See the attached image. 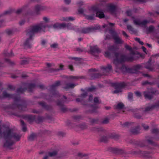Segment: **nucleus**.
Wrapping results in <instances>:
<instances>
[{"label": "nucleus", "mask_w": 159, "mask_h": 159, "mask_svg": "<svg viewBox=\"0 0 159 159\" xmlns=\"http://www.w3.org/2000/svg\"><path fill=\"white\" fill-rule=\"evenodd\" d=\"M2 137L4 139V146L8 147L19 141L21 135L8 126L1 125L0 122V137Z\"/></svg>", "instance_id": "f257e3e1"}, {"label": "nucleus", "mask_w": 159, "mask_h": 159, "mask_svg": "<svg viewBox=\"0 0 159 159\" xmlns=\"http://www.w3.org/2000/svg\"><path fill=\"white\" fill-rule=\"evenodd\" d=\"M47 25L45 22H41L39 23L30 26L26 31L27 39L25 41L24 45L25 48H30L32 45L33 40V37L35 33L44 32V30Z\"/></svg>", "instance_id": "f03ea898"}, {"label": "nucleus", "mask_w": 159, "mask_h": 159, "mask_svg": "<svg viewBox=\"0 0 159 159\" xmlns=\"http://www.w3.org/2000/svg\"><path fill=\"white\" fill-rule=\"evenodd\" d=\"M78 11L80 13L84 14L85 18L89 20L94 19L95 16L100 18L104 17V14L103 12L100 10H92L89 11L87 13H86L85 10L82 8H80L78 9Z\"/></svg>", "instance_id": "7ed1b4c3"}, {"label": "nucleus", "mask_w": 159, "mask_h": 159, "mask_svg": "<svg viewBox=\"0 0 159 159\" xmlns=\"http://www.w3.org/2000/svg\"><path fill=\"white\" fill-rule=\"evenodd\" d=\"M126 14L129 16H131L133 19V22L134 24L136 25H145L149 23H154L155 22V21L152 19H150L149 20H144L142 21H141L138 19L135 18L134 17L132 16L131 11L130 10H128L126 11Z\"/></svg>", "instance_id": "20e7f679"}, {"label": "nucleus", "mask_w": 159, "mask_h": 159, "mask_svg": "<svg viewBox=\"0 0 159 159\" xmlns=\"http://www.w3.org/2000/svg\"><path fill=\"white\" fill-rule=\"evenodd\" d=\"M100 29V27L98 25L86 27H80L77 28L76 31L80 33L87 34L94 32Z\"/></svg>", "instance_id": "39448f33"}, {"label": "nucleus", "mask_w": 159, "mask_h": 159, "mask_svg": "<svg viewBox=\"0 0 159 159\" xmlns=\"http://www.w3.org/2000/svg\"><path fill=\"white\" fill-rule=\"evenodd\" d=\"M132 57L129 58L126 56L117 53L115 55L113 62L115 64L117 65L125 61H131L132 60Z\"/></svg>", "instance_id": "423d86ee"}, {"label": "nucleus", "mask_w": 159, "mask_h": 159, "mask_svg": "<svg viewBox=\"0 0 159 159\" xmlns=\"http://www.w3.org/2000/svg\"><path fill=\"white\" fill-rule=\"evenodd\" d=\"M149 145L154 146L157 145V144L152 141V138L148 137H146L144 140L140 143L139 146L140 147H143L147 146Z\"/></svg>", "instance_id": "0eeeda50"}, {"label": "nucleus", "mask_w": 159, "mask_h": 159, "mask_svg": "<svg viewBox=\"0 0 159 159\" xmlns=\"http://www.w3.org/2000/svg\"><path fill=\"white\" fill-rule=\"evenodd\" d=\"M124 83L117 84L116 86V90L114 91L115 93H118L122 91V88L125 86Z\"/></svg>", "instance_id": "6e6552de"}, {"label": "nucleus", "mask_w": 159, "mask_h": 159, "mask_svg": "<svg viewBox=\"0 0 159 159\" xmlns=\"http://www.w3.org/2000/svg\"><path fill=\"white\" fill-rule=\"evenodd\" d=\"M108 8L111 12H114L117 8V6L113 4H110L108 5Z\"/></svg>", "instance_id": "1a4fd4ad"}, {"label": "nucleus", "mask_w": 159, "mask_h": 159, "mask_svg": "<svg viewBox=\"0 0 159 159\" xmlns=\"http://www.w3.org/2000/svg\"><path fill=\"white\" fill-rule=\"evenodd\" d=\"M113 39L115 42L117 44H122L123 43V41L117 35H115L113 36Z\"/></svg>", "instance_id": "9d476101"}, {"label": "nucleus", "mask_w": 159, "mask_h": 159, "mask_svg": "<svg viewBox=\"0 0 159 159\" xmlns=\"http://www.w3.org/2000/svg\"><path fill=\"white\" fill-rule=\"evenodd\" d=\"M88 93L87 92H85L81 94L79 98L76 99V100L77 102H82L83 100L85 98L87 95Z\"/></svg>", "instance_id": "9b49d317"}, {"label": "nucleus", "mask_w": 159, "mask_h": 159, "mask_svg": "<svg viewBox=\"0 0 159 159\" xmlns=\"http://www.w3.org/2000/svg\"><path fill=\"white\" fill-rule=\"evenodd\" d=\"M66 28L69 30H73L76 31V30H77L78 27L73 25L71 23H68L67 24Z\"/></svg>", "instance_id": "f8f14e48"}, {"label": "nucleus", "mask_w": 159, "mask_h": 159, "mask_svg": "<svg viewBox=\"0 0 159 159\" xmlns=\"http://www.w3.org/2000/svg\"><path fill=\"white\" fill-rule=\"evenodd\" d=\"M2 95L3 97L7 98H16L14 95L8 93L6 91H4L2 93Z\"/></svg>", "instance_id": "ddd939ff"}, {"label": "nucleus", "mask_w": 159, "mask_h": 159, "mask_svg": "<svg viewBox=\"0 0 159 159\" xmlns=\"http://www.w3.org/2000/svg\"><path fill=\"white\" fill-rule=\"evenodd\" d=\"M111 70V66L109 65H108L107 67H103L102 68V71L105 73L108 72Z\"/></svg>", "instance_id": "4468645a"}, {"label": "nucleus", "mask_w": 159, "mask_h": 159, "mask_svg": "<svg viewBox=\"0 0 159 159\" xmlns=\"http://www.w3.org/2000/svg\"><path fill=\"white\" fill-rule=\"evenodd\" d=\"M144 96L146 98L150 99L152 97V94L148 92H144L143 93Z\"/></svg>", "instance_id": "2eb2a0df"}, {"label": "nucleus", "mask_w": 159, "mask_h": 159, "mask_svg": "<svg viewBox=\"0 0 159 159\" xmlns=\"http://www.w3.org/2000/svg\"><path fill=\"white\" fill-rule=\"evenodd\" d=\"M41 5L37 4L34 6V10L35 11L37 14H39V12L41 11Z\"/></svg>", "instance_id": "dca6fc26"}, {"label": "nucleus", "mask_w": 159, "mask_h": 159, "mask_svg": "<svg viewBox=\"0 0 159 159\" xmlns=\"http://www.w3.org/2000/svg\"><path fill=\"white\" fill-rule=\"evenodd\" d=\"M98 120L97 119H93L89 118V122L91 124H94L97 123L98 122Z\"/></svg>", "instance_id": "f3484780"}, {"label": "nucleus", "mask_w": 159, "mask_h": 159, "mask_svg": "<svg viewBox=\"0 0 159 159\" xmlns=\"http://www.w3.org/2000/svg\"><path fill=\"white\" fill-rule=\"evenodd\" d=\"M75 86V84H73L68 83L66 84V86L64 88L66 89L70 88H73Z\"/></svg>", "instance_id": "a211bd4d"}, {"label": "nucleus", "mask_w": 159, "mask_h": 159, "mask_svg": "<svg viewBox=\"0 0 159 159\" xmlns=\"http://www.w3.org/2000/svg\"><path fill=\"white\" fill-rule=\"evenodd\" d=\"M74 20V18L72 17H63L62 20L66 21H73Z\"/></svg>", "instance_id": "6ab92c4d"}, {"label": "nucleus", "mask_w": 159, "mask_h": 159, "mask_svg": "<svg viewBox=\"0 0 159 159\" xmlns=\"http://www.w3.org/2000/svg\"><path fill=\"white\" fill-rule=\"evenodd\" d=\"M151 61L150 59L149 61L146 63L145 64V67L148 69L149 70L152 69V67H151Z\"/></svg>", "instance_id": "aec40b11"}, {"label": "nucleus", "mask_w": 159, "mask_h": 159, "mask_svg": "<svg viewBox=\"0 0 159 159\" xmlns=\"http://www.w3.org/2000/svg\"><path fill=\"white\" fill-rule=\"evenodd\" d=\"M99 108L98 106L97 105H95L91 107V109L92 112H97V109Z\"/></svg>", "instance_id": "412c9836"}, {"label": "nucleus", "mask_w": 159, "mask_h": 159, "mask_svg": "<svg viewBox=\"0 0 159 159\" xmlns=\"http://www.w3.org/2000/svg\"><path fill=\"white\" fill-rule=\"evenodd\" d=\"M91 50L94 52H100L99 49L97 46H95L91 48Z\"/></svg>", "instance_id": "4be33fe9"}, {"label": "nucleus", "mask_w": 159, "mask_h": 159, "mask_svg": "<svg viewBox=\"0 0 159 159\" xmlns=\"http://www.w3.org/2000/svg\"><path fill=\"white\" fill-rule=\"evenodd\" d=\"M50 9L49 7L46 6L41 5V11H47Z\"/></svg>", "instance_id": "5701e85b"}, {"label": "nucleus", "mask_w": 159, "mask_h": 159, "mask_svg": "<svg viewBox=\"0 0 159 159\" xmlns=\"http://www.w3.org/2000/svg\"><path fill=\"white\" fill-rule=\"evenodd\" d=\"M36 138V135L35 134L32 133L29 137V140L30 141H33Z\"/></svg>", "instance_id": "b1692460"}, {"label": "nucleus", "mask_w": 159, "mask_h": 159, "mask_svg": "<svg viewBox=\"0 0 159 159\" xmlns=\"http://www.w3.org/2000/svg\"><path fill=\"white\" fill-rule=\"evenodd\" d=\"M15 30L14 29H7L6 30L5 32L8 35H11L13 34Z\"/></svg>", "instance_id": "393cba45"}, {"label": "nucleus", "mask_w": 159, "mask_h": 159, "mask_svg": "<svg viewBox=\"0 0 159 159\" xmlns=\"http://www.w3.org/2000/svg\"><path fill=\"white\" fill-rule=\"evenodd\" d=\"M147 31L149 32H152L155 31V27L153 25H151L147 29Z\"/></svg>", "instance_id": "a878e982"}, {"label": "nucleus", "mask_w": 159, "mask_h": 159, "mask_svg": "<svg viewBox=\"0 0 159 159\" xmlns=\"http://www.w3.org/2000/svg\"><path fill=\"white\" fill-rule=\"evenodd\" d=\"M93 131H97L98 132L104 131L105 130L102 128L95 127L93 128Z\"/></svg>", "instance_id": "bb28decb"}, {"label": "nucleus", "mask_w": 159, "mask_h": 159, "mask_svg": "<svg viewBox=\"0 0 159 159\" xmlns=\"http://www.w3.org/2000/svg\"><path fill=\"white\" fill-rule=\"evenodd\" d=\"M124 105L122 103H119L116 107V109H122L124 107Z\"/></svg>", "instance_id": "cd10ccee"}, {"label": "nucleus", "mask_w": 159, "mask_h": 159, "mask_svg": "<svg viewBox=\"0 0 159 159\" xmlns=\"http://www.w3.org/2000/svg\"><path fill=\"white\" fill-rule=\"evenodd\" d=\"M43 20L46 23H49L50 22V19L47 17H43Z\"/></svg>", "instance_id": "c85d7f7f"}, {"label": "nucleus", "mask_w": 159, "mask_h": 159, "mask_svg": "<svg viewBox=\"0 0 159 159\" xmlns=\"http://www.w3.org/2000/svg\"><path fill=\"white\" fill-rule=\"evenodd\" d=\"M57 153V151H55L52 152H49L48 153V155L49 157H53L56 155Z\"/></svg>", "instance_id": "c756f323"}, {"label": "nucleus", "mask_w": 159, "mask_h": 159, "mask_svg": "<svg viewBox=\"0 0 159 159\" xmlns=\"http://www.w3.org/2000/svg\"><path fill=\"white\" fill-rule=\"evenodd\" d=\"M11 10H8L5 11L2 13L0 14V17L3 16L5 15H8L11 13Z\"/></svg>", "instance_id": "7c9ffc66"}, {"label": "nucleus", "mask_w": 159, "mask_h": 159, "mask_svg": "<svg viewBox=\"0 0 159 159\" xmlns=\"http://www.w3.org/2000/svg\"><path fill=\"white\" fill-rule=\"evenodd\" d=\"M155 107H156V106L155 105H151L149 107H147L145 109V111H148L150 110H152V109Z\"/></svg>", "instance_id": "2f4dec72"}, {"label": "nucleus", "mask_w": 159, "mask_h": 159, "mask_svg": "<svg viewBox=\"0 0 159 159\" xmlns=\"http://www.w3.org/2000/svg\"><path fill=\"white\" fill-rule=\"evenodd\" d=\"M144 157L146 159H149L152 157V156L151 154H149L148 152H146L144 154Z\"/></svg>", "instance_id": "473e14b6"}, {"label": "nucleus", "mask_w": 159, "mask_h": 159, "mask_svg": "<svg viewBox=\"0 0 159 159\" xmlns=\"http://www.w3.org/2000/svg\"><path fill=\"white\" fill-rule=\"evenodd\" d=\"M25 9V7H23L20 8L18 9L16 11L17 13L19 14L21 13Z\"/></svg>", "instance_id": "72a5a7b5"}, {"label": "nucleus", "mask_w": 159, "mask_h": 159, "mask_svg": "<svg viewBox=\"0 0 159 159\" xmlns=\"http://www.w3.org/2000/svg\"><path fill=\"white\" fill-rule=\"evenodd\" d=\"M20 122H21V125L23 126V127H22L23 131L24 132L26 130V128L25 127V126H24V125H25L24 122V121H23L22 120H21L20 121Z\"/></svg>", "instance_id": "f704fd0d"}, {"label": "nucleus", "mask_w": 159, "mask_h": 159, "mask_svg": "<svg viewBox=\"0 0 159 159\" xmlns=\"http://www.w3.org/2000/svg\"><path fill=\"white\" fill-rule=\"evenodd\" d=\"M127 28L129 31L131 32H134V30L131 25H127Z\"/></svg>", "instance_id": "c9c22d12"}, {"label": "nucleus", "mask_w": 159, "mask_h": 159, "mask_svg": "<svg viewBox=\"0 0 159 159\" xmlns=\"http://www.w3.org/2000/svg\"><path fill=\"white\" fill-rule=\"evenodd\" d=\"M152 132L153 133L156 134L157 135L159 134V131L158 129H154L152 130Z\"/></svg>", "instance_id": "e433bc0d"}, {"label": "nucleus", "mask_w": 159, "mask_h": 159, "mask_svg": "<svg viewBox=\"0 0 159 159\" xmlns=\"http://www.w3.org/2000/svg\"><path fill=\"white\" fill-rule=\"evenodd\" d=\"M67 24L65 23L60 24V28H67Z\"/></svg>", "instance_id": "4c0bfd02"}, {"label": "nucleus", "mask_w": 159, "mask_h": 159, "mask_svg": "<svg viewBox=\"0 0 159 159\" xmlns=\"http://www.w3.org/2000/svg\"><path fill=\"white\" fill-rule=\"evenodd\" d=\"M64 67V66L63 65L61 64L59 65V68L58 69H57L55 70V71H58L59 70H61L63 69V68Z\"/></svg>", "instance_id": "58836bf2"}, {"label": "nucleus", "mask_w": 159, "mask_h": 159, "mask_svg": "<svg viewBox=\"0 0 159 159\" xmlns=\"http://www.w3.org/2000/svg\"><path fill=\"white\" fill-rule=\"evenodd\" d=\"M114 25V24L112 23H109V24L107 25H103V28H105V27H109V26H112Z\"/></svg>", "instance_id": "ea45409f"}, {"label": "nucleus", "mask_w": 159, "mask_h": 159, "mask_svg": "<svg viewBox=\"0 0 159 159\" xmlns=\"http://www.w3.org/2000/svg\"><path fill=\"white\" fill-rule=\"evenodd\" d=\"M109 120L108 118H105L103 120L102 122L103 124H107L109 122Z\"/></svg>", "instance_id": "a19ab883"}, {"label": "nucleus", "mask_w": 159, "mask_h": 159, "mask_svg": "<svg viewBox=\"0 0 159 159\" xmlns=\"http://www.w3.org/2000/svg\"><path fill=\"white\" fill-rule=\"evenodd\" d=\"M51 47L53 48H57L58 47V45L56 43H54L51 45Z\"/></svg>", "instance_id": "79ce46f5"}, {"label": "nucleus", "mask_w": 159, "mask_h": 159, "mask_svg": "<svg viewBox=\"0 0 159 159\" xmlns=\"http://www.w3.org/2000/svg\"><path fill=\"white\" fill-rule=\"evenodd\" d=\"M18 108L20 110L22 111H24L25 110V108H26V107L24 106L21 105L19 106Z\"/></svg>", "instance_id": "37998d69"}, {"label": "nucleus", "mask_w": 159, "mask_h": 159, "mask_svg": "<svg viewBox=\"0 0 159 159\" xmlns=\"http://www.w3.org/2000/svg\"><path fill=\"white\" fill-rule=\"evenodd\" d=\"M53 27L55 28H60V24L59 23H56L53 25Z\"/></svg>", "instance_id": "c03bdc74"}, {"label": "nucleus", "mask_w": 159, "mask_h": 159, "mask_svg": "<svg viewBox=\"0 0 159 159\" xmlns=\"http://www.w3.org/2000/svg\"><path fill=\"white\" fill-rule=\"evenodd\" d=\"M139 131V129H132L131 131L132 133L134 134H137L138 133Z\"/></svg>", "instance_id": "a18cd8bd"}, {"label": "nucleus", "mask_w": 159, "mask_h": 159, "mask_svg": "<svg viewBox=\"0 0 159 159\" xmlns=\"http://www.w3.org/2000/svg\"><path fill=\"white\" fill-rule=\"evenodd\" d=\"M25 20H22L19 21V24L20 25H22L25 24Z\"/></svg>", "instance_id": "49530a36"}, {"label": "nucleus", "mask_w": 159, "mask_h": 159, "mask_svg": "<svg viewBox=\"0 0 159 159\" xmlns=\"http://www.w3.org/2000/svg\"><path fill=\"white\" fill-rule=\"evenodd\" d=\"M94 102L95 103H99L100 102L98 98H94Z\"/></svg>", "instance_id": "de8ad7c7"}, {"label": "nucleus", "mask_w": 159, "mask_h": 159, "mask_svg": "<svg viewBox=\"0 0 159 159\" xmlns=\"http://www.w3.org/2000/svg\"><path fill=\"white\" fill-rule=\"evenodd\" d=\"M135 39L136 41H138L140 44L141 45H143V42L140 41V39L139 38H136Z\"/></svg>", "instance_id": "09e8293b"}, {"label": "nucleus", "mask_w": 159, "mask_h": 159, "mask_svg": "<svg viewBox=\"0 0 159 159\" xmlns=\"http://www.w3.org/2000/svg\"><path fill=\"white\" fill-rule=\"evenodd\" d=\"M64 2L66 5L69 4L71 2V0H64Z\"/></svg>", "instance_id": "8fccbe9b"}, {"label": "nucleus", "mask_w": 159, "mask_h": 159, "mask_svg": "<svg viewBox=\"0 0 159 159\" xmlns=\"http://www.w3.org/2000/svg\"><path fill=\"white\" fill-rule=\"evenodd\" d=\"M133 97V94L131 93H129L128 94V98L129 100H131L132 99Z\"/></svg>", "instance_id": "3c124183"}, {"label": "nucleus", "mask_w": 159, "mask_h": 159, "mask_svg": "<svg viewBox=\"0 0 159 159\" xmlns=\"http://www.w3.org/2000/svg\"><path fill=\"white\" fill-rule=\"evenodd\" d=\"M142 126L144 128V129L146 130L148 129L149 128L148 126V125H146L145 124H142Z\"/></svg>", "instance_id": "603ef678"}, {"label": "nucleus", "mask_w": 159, "mask_h": 159, "mask_svg": "<svg viewBox=\"0 0 159 159\" xmlns=\"http://www.w3.org/2000/svg\"><path fill=\"white\" fill-rule=\"evenodd\" d=\"M107 140V138L106 137H102L101 139V141L102 142H106Z\"/></svg>", "instance_id": "864d4df0"}, {"label": "nucleus", "mask_w": 159, "mask_h": 159, "mask_svg": "<svg viewBox=\"0 0 159 159\" xmlns=\"http://www.w3.org/2000/svg\"><path fill=\"white\" fill-rule=\"evenodd\" d=\"M110 55V53L109 52V51H106L105 54V56L106 57H108Z\"/></svg>", "instance_id": "5fc2aeb1"}, {"label": "nucleus", "mask_w": 159, "mask_h": 159, "mask_svg": "<svg viewBox=\"0 0 159 159\" xmlns=\"http://www.w3.org/2000/svg\"><path fill=\"white\" fill-rule=\"evenodd\" d=\"M126 70V68L124 66H122L121 68L120 69V70L122 72Z\"/></svg>", "instance_id": "6e6d98bb"}, {"label": "nucleus", "mask_w": 159, "mask_h": 159, "mask_svg": "<svg viewBox=\"0 0 159 159\" xmlns=\"http://www.w3.org/2000/svg\"><path fill=\"white\" fill-rule=\"evenodd\" d=\"M135 69L136 70H138L141 68V66L140 65H137L135 66Z\"/></svg>", "instance_id": "4d7b16f0"}, {"label": "nucleus", "mask_w": 159, "mask_h": 159, "mask_svg": "<svg viewBox=\"0 0 159 159\" xmlns=\"http://www.w3.org/2000/svg\"><path fill=\"white\" fill-rule=\"evenodd\" d=\"M81 128L83 129H85L87 128V126L85 124H84L81 125Z\"/></svg>", "instance_id": "13d9d810"}, {"label": "nucleus", "mask_w": 159, "mask_h": 159, "mask_svg": "<svg viewBox=\"0 0 159 159\" xmlns=\"http://www.w3.org/2000/svg\"><path fill=\"white\" fill-rule=\"evenodd\" d=\"M122 33L123 35L125 37L127 38L128 37V35L126 34V33L124 31H122Z\"/></svg>", "instance_id": "bf43d9fd"}, {"label": "nucleus", "mask_w": 159, "mask_h": 159, "mask_svg": "<svg viewBox=\"0 0 159 159\" xmlns=\"http://www.w3.org/2000/svg\"><path fill=\"white\" fill-rule=\"evenodd\" d=\"M135 94L137 96L140 97L141 96V93L140 92H135Z\"/></svg>", "instance_id": "052dcab7"}, {"label": "nucleus", "mask_w": 159, "mask_h": 159, "mask_svg": "<svg viewBox=\"0 0 159 159\" xmlns=\"http://www.w3.org/2000/svg\"><path fill=\"white\" fill-rule=\"evenodd\" d=\"M137 2L140 3L144 2H146V0H137Z\"/></svg>", "instance_id": "680f3d73"}, {"label": "nucleus", "mask_w": 159, "mask_h": 159, "mask_svg": "<svg viewBox=\"0 0 159 159\" xmlns=\"http://www.w3.org/2000/svg\"><path fill=\"white\" fill-rule=\"evenodd\" d=\"M60 83V82L59 81H57L56 83L53 86L55 87L59 85Z\"/></svg>", "instance_id": "e2e57ef3"}, {"label": "nucleus", "mask_w": 159, "mask_h": 159, "mask_svg": "<svg viewBox=\"0 0 159 159\" xmlns=\"http://www.w3.org/2000/svg\"><path fill=\"white\" fill-rule=\"evenodd\" d=\"M40 104L43 107H45L46 106V104L44 102H42L40 103Z\"/></svg>", "instance_id": "0e129e2a"}, {"label": "nucleus", "mask_w": 159, "mask_h": 159, "mask_svg": "<svg viewBox=\"0 0 159 159\" xmlns=\"http://www.w3.org/2000/svg\"><path fill=\"white\" fill-rule=\"evenodd\" d=\"M46 43V41L45 40H43L41 42V44L42 45H44Z\"/></svg>", "instance_id": "69168bd1"}, {"label": "nucleus", "mask_w": 159, "mask_h": 159, "mask_svg": "<svg viewBox=\"0 0 159 159\" xmlns=\"http://www.w3.org/2000/svg\"><path fill=\"white\" fill-rule=\"evenodd\" d=\"M78 4H79V6H82L84 4V2H80L78 3Z\"/></svg>", "instance_id": "338daca9"}, {"label": "nucleus", "mask_w": 159, "mask_h": 159, "mask_svg": "<svg viewBox=\"0 0 159 159\" xmlns=\"http://www.w3.org/2000/svg\"><path fill=\"white\" fill-rule=\"evenodd\" d=\"M49 157V155L48 154L44 157L43 159H48V157Z\"/></svg>", "instance_id": "774afa93"}]
</instances>
